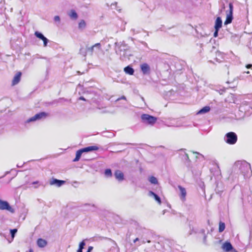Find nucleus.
I'll return each instance as SVG.
<instances>
[{
	"mask_svg": "<svg viewBox=\"0 0 252 252\" xmlns=\"http://www.w3.org/2000/svg\"><path fill=\"white\" fill-rule=\"evenodd\" d=\"M233 5L232 3H229V9L227 11L226 19L224 22L225 25H227L232 22L233 19Z\"/></svg>",
	"mask_w": 252,
	"mask_h": 252,
	"instance_id": "2",
	"label": "nucleus"
},
{
	"mask_svg": "<svg viewBox=\"0 0 252 252\" xmlns=\"http://www.w3.org/2000/svg\"><path fill=\"white\" fill-rule=\"evenodd\" d=\"M147 242H148V243H150V242H151V241H150V240H149V241H147Z\"/></svg>",
	"mask_w": 252,
	"mask_h": 252,
	"instance_id": "39",
	"label": "nucleus"
},
{
	"mask_svg": "<svg viewBox=\"0 0 252 252\" xmlns=\"http://www.w3.org/2000/svg\"><path fill=\"white\" fill-rule=\"evenodd\" d=\"M139 241V239L138 238H135L134 240H133V242L134 243H135L137 241Z\"/></svg>",
	"mask_w": 252,
	"mask_h": 252,
	"instance_id": "35",
	"label": "nucleus"
},
{
	"mask_svg": "<svg viewBox=\"0 0 252 252\" xmlns=\"http://www.w3.org/2000/svg\"><path fill=\"white\" fill-rule=\"evenodd\" d=\"M225 225L223 222L220 221L219 223V231L220 232H222L225 229Z\"/></svg>",
	"mask_w": 252,
	"mask_h": 252,
	"instance_id": "20",
	"label": "nucleus"
},
{
	"mask_svg": "<svg viewBox=\"0 0 252 252\" xmlns=\"http://www.w3.org/2000/svg\"><path fill=\"white\" fill-rule=\"evenodd\" d=\"M34 35L43 41L44 46L46 47L47 46L48 40L41 33L36 31L34 32Z\"/></svg>",
	"mask_w": 252,
	"mask_h": 252,
	"instance_id": "7",
	"label": "nucleus"
},
{
	"mask_svg": "<svg viewBox=\"0 0 252 252\" xmlns=\"http://www.w3.org/2000/svg\"><path fill=\"white\" fill-rule=\"evenodd\" d=\"M141 119L143 121L146 122L150 125L154 124L157 120L156 117L146 114L142 115Z\"/></svg>",
	"mask_w": 252,
	"mask_h": 252,
	"instance_id": "3",
	"label": "nucleus"
},
{
	"mask_svg": "<svg viewBox=\"0 0 252 252\" xmlns=\"http://www.w3.org/2000/svg\"><path fill=\"white\" fill-rule=\"evenodd\" d=\"M222 26V21L220 17L217 18L215 21V29L220 28Z\"/></svg>",
	"mask_w": 252,
	"mask_h": 252,
	"instance_id": "15",
	"label": "nucleus"
},
{
	"mask_svg": "<svg viewBox=\"0 0 252 252\" xmlns=\"http://www.w3.org/2000/svg\"><path fill=\"white\" fill-rule=\"evenodd\" d=\"M17 232V229H13L10 230L11 235L12 238L15 236V233Z\"/></svg>",
	"mask_w": 252,
	"mask_h": 252,
	"instance_id": "26",
	"label": "nucleus"
},
{
	"mask_svg": "<svg viewBox=\"0 0 252 252\" xmlns=\"http://www.w3.org/2000/svg\"><path fill=\"white\" fill-rule=\"evenodd\" d=\"M85 245V243L84 242V241H82L79 244V249L83 250Z\"/></svg>",
	"mask_w": 252,
	"mask_h": 252,
	"instance_id": "27",
	"label": "nucleus"
},
{
	"mask_svg": "<svg viewBox=\"0 0 252 252\" xmlns=\"http://www.w3.org/2000/svg\"><path fill=\"white\" fill-rule=\"evenodd\" d=\"M29 252H33V251L32 249H31L30 250Z\"/></svg>",
	"mask_w": 252,
	"mask_h": 252,
	"instance_id": "38",
	"label": "nucleus"
},
{
	"mask_svg": "<svg viewBox=\"0 0 252 252\" xmlns=\"http://www.w3.org/2000/svg\"><path fill=\"white\" fill-rule=\"evenodd\" d=\"M219 30V29H215V32L214 33V36L215 37H216L218 36Z\"/></svg>",
	"mask_w": 252,
	"mask_h": 252,
	"instance_id": "28",
	"label": "nucleus"
},
{
	"mask_svg": "<svg viewBox=\"0 0 252 252\" xmlns=\"http://www.w3.org/2000/svg\"><path fill=\"white\" fill-rule=\"evenodd\" d=\"M92 249H93V247H89L88 251H89V252H90L92 250Z\"/></svg>",
	"mask_w": 252,
	"mask_h": 252,
	"instance_id": "34",
	"label": "nucleus"
},
{
	"mask_svg": "<svg viewBox=\"0 0 252 252\" xmlns=\"http://www.w3.org/2000/svg\"><path fill=\"white\" fill-rule=\"evenodd\" d=\"M149 193L150 195H152L154 197L155 199L158 202V203L159 204H160L161 203L160 198L157 194H156L155 193L152 191H150L149 192Z\"/></svg>",
	"mask_w": 252,
	"mask_h": 252,
	"instance_id": "18",
	"label": "nucleus"
},
{
	"mask_svg": "<svg viewBox=\"0 0 252 252\" xmlns=\"http://www.w3.org/2000/svg\"><path fill=\"white\" fill-rule=\"evenodd\" d=\"M140 68L143 74H146L150 73V67L147 63H144L140 65Z\"/></svg>",
	"mask_w": 252,
	"mask_h": 252,
	"instance_id": "8",
	"label": "nucleus"
},
{
	"mask_svg": "<svg viewBox=\"0 0 252 252\" xmlns=\"http://www.w3.org/2000/svg\"><path fill=\"white\" fill-rule=\"evenodd\" d=\"M47 244V241L43 239L39 238L37 241V245L40 248H44Z\"/></svg>",
	"mask_w": 252,
	"mask_h": 252,
	"instance_id": "14",
	"label": "nucleus"
},
{
	"mask_svg": "<svg viewBox=\"0 0 252 252\" xmlns=\"http://www.w3.org/2000/svg\"><path fill=\"white\" fill-rule=\"evenodd\" d=\"M247 68H251L252 67V64H248L246 66Z\"/></svg>",
	"mask_w": 252,
	"mask_h": 252,
	"instance_id": "31",
	"label": "nucleus"
},
{
	"mask_svg": "<svg viewBox=\"0 0 252 252\" xmlns=\"http://www.w3.org/2000/svg\"><path fill=\"white\" fill-rule=\"evenodd\" d=\"M124 71L126 73L132 75L134 73V69L129 66H127L124 68Z\"/></svg>",
	"mask_w": 252,
	"mask_h": 252,
	"instance_id": "16",
	"label": "nucleus"
},
{
	"mask_svg": "<svg viewBox=\"0 0 252 252\" xmlns=\"http://www.w3.org/2000/svg\"><path fill=\"white\" fill-rule=\"evenodd\" d=\"M79 99L82 100H84V101L86 100L85 98L83 96L80 97Z\"/></svg>",
	"mask_w": 252,
	"mask_h": 252,
	"instance_id": "33",
	"label": "nucleus"
},
{
	"mask_svg": "<svg viewBox=\"0 0 252 252\" xmlns=\"http://www.w3.org/2000/svg\"><path fill=\"white\" fill-rule=\"evenodd\" d=\"M94 47H96L98 49H100V47H101V45L99 43H95V44L94 45Z\"/></svg>",
	"mask_w": 252,
	"mask_h": 252,
	"instance_id": "30",
	"label": "nucleus"
},
{
	"mask_svg": "<svg viewBox=\"0 0 252 252\" xmlns=\"http://www.w3.org/2000/svg\"><path fill=\"white\" fill-rule=\"evenodd\" d=\"M48 113L44 112H41L39 113H37L35 114L34 116L31 117L28 120V122H33L37 120H40L43 118H45L48 116Z\"/></svg>",
	"mask_w": 252,
	"mask_h": 252,
	"instance_id": "5",
	"label": "nucleus"
},
{
	"mask_svg": "<svg viewBox=\"0 0 252 252\" xmlns=\"http://www.w3.org/2000/svg\"><path fill=\"white\" fill-rule=\"evenodd\" d=\"M105 174L107 176L111 177L112 176V172L111 169H107L105 171Z\"/></svg>",
	"mask_w": 252,
	"mask_h": 252,
	"instance_id": "24",
	"label": "nucleus"
},
{
	"mask_svg": "<svg viewBox=\"0 0 252 252\" xmlns=\"http://www.w3.org/2000/svg\"><path fill=\"white\" fill-rule=\"evenodd\" d=\"M210 110L209 106H205L202 108L199 112L198 113H205L209 112Z\"/></svg>",
	"mask_w": 252,
	"mask_h": 252,
	"instance_id": "22",
	"label": "nucleus"
},
{
	"mask_svg": "<svg viewBox=\"0 0 252 252\" xmlns=\"http://www.w3.org/2000/svg\"><path fill=\"white\" fill-rule=\"evenodd\" d=\"M54 20H55V21H56V22H60V17H59V16H55V17H54Z\"/></svg>",
	"mask_w": 252,
	"mask_h": 252,
	"instance_id": "29",
	"label": "nucleus"
},
{
	"mask_svg": "<svg viewBox=\"0 0 252 252\" xmlns=\"http://www.w3.org/2000/svg\"><path fill=\"white\" fill-rule=\"evenodd\" d=\"M81 149L82 150V151L83 152V153L89 152L93 151H97L98 150V147L96 146H92L85 147V148H82Z\"/></svg>",
	"mask_w": 252,
	"mask_h": 252,
	"instance_id": "12",
	"label": "nucleus"
},
{
	"mask_svg": "<svg viewBox=\"0 0 252 252\" xmlns=\"http://www.w3.org/2000/svg\"><path fill=\"white\" fill-rule=\"evenodd\" d=\"M178 188L180 191V197L182 200H185L187 194L186 190L185 188L181 186H178Z\"/></svg>",
	"mask_w": 252,
	"mask_h": 252,
	"instance_id": "10",
	"label": "nucleus"
},
{
	"mask_svg": "<svg viewBox=\"0 0 252 252\" xmlns=\"http://www.w3.org/2000/svg\"><path fill=\"white\" fill-rule=\"evenodd\" d=\"M86 26V23L85 20H81L78 24V28L79 29H83L85 28Z\"/></svg>",
	"mask_w": 252,
	"mask_h": 252,
	"instance_id": "19",
	"label": "nucleus"
},
{
	"mask_svg": "<svg viewBox=\"0 0 252 252\" xmlns=\"http://www.w3.org/2000/svg\"><path fill=\"white\" fill-rule=\"evenodd\" d=\"M222 248L226 252H229L233 249V247L230 242H226L222 245Z\"/></svg>",
	"mask_w": 252,
	"mask_h": 252,
	"instance_id": "11",
	"label": "nucleus"
},
{
	"mask_svg": "<svg viewBox=\"0 0 252 252\" xmlns=\"http://www.w3.org/2000/svg\"><path fill=\"white\" fill-rule=\"evenodd\" d=\"M149 181L153 184H157L158 183V180L154 176H151L149 179Z\"/></svg>",
	"mask_w": 252,
	"mask_h": 252,
	"instance_id": "23",
	"label": "nucleus"
},
{
	"mask_svg": "<svg viewBox=\"0 0 252 252\" xmlns=\"http://www.w3.org/2000/svg\"><path fill=\"white\" fill-rule=\"evenodd\" d=\"M116 178L119 181H122L124 180V174L120 170H116L114 173Z\"/></svg>",
	"mask_w": 252,
	"mask_h": 252,
	"instance_id": "13",
	"label": "nucleus"
},
{
	"mask_svg": "<svg viewBox=\"0 0 252 252\" xmlns=\"http://www.w3.org/2000/svg\"><path fill=\"white\" fill-rule=\"evenodd\" d=\"M65 181L63 180H59L56 179H53L50 181V185H53L56 184L58 187H61L65 183Z\"/></svg>",
	"mask_w": 252,
	"mask_h": 252,
	"instance_id": "9",
	"label": "nucleus"
},
{
	"mask_svg": "<svg viewBox=\"0 0 252 252\" xmlns=\"http://www.w3.org/2000/svg\"><path fill=\"white\" fill-rule=\"evenodd\" d=\"M83 153V152L82 151V149H80V150H78L76 153V157H75V158L73 160V161H78L80 159Z\"/></svg>",
	"mask_w": 252,
	"mask_h": 252,
	"instance_id": "17",
	"label": "nucleus"
},
{
	"mask_svg": "<svg viewBox=\"0 0 252 252\" xmlns=\"http://www.w3.org/2000/svg\"><path fill=\"white\" fill-rule=\"evenodd\" d=\"M69 16L71 18L76 19L78 17V15L75 10H72L69 14Z\"/></svg>",
	"mask_w": 252,
	"mask_h": 252,
	"instance_id": "21",
	"label": "nucleus"
},
{
	"mask_svg": "<svg viewBox=\"0 0 252 252\" xmlns=\"http://www.w3.org/2000/svg\"><path fill=\"white\" fill-rule=\"evenodd\" d=\"M186 156L187 157V159L189 160V157L188 154H186Z\"/></svg>",
	"mask_w": 252,
	"mask_h": 252,
	"instance_id": "36",
	"label": "nucleus"
},
{
	"mask_svg": "<svg viewBox=\"0 0 252 252\" xmlns=\"http://www.w3.org/2000/svg\"><path fill=\"white\" fill-rule=\"evenodd\" d=\"M0 210H6L11 213L14 212V210L10 206L7 201H3L1 199H0Z\"/></svg>",
	"mask_w": 252,
	"mask_h": 252,
	"instance_id": "4",
	"label": "nucleus"
},
{
	"mask_svg": "<svg viewBox=\"0 0 252 252\" xmlns=\"http://www.w3.org/2000/svg\"><path fill=\"white\" fill-rule=\"evenodd\" d=\"M38 184H39V182L37 181L32 183V184H33V185H38Z\"/></svg>",
	"mask_w": 252,
	"mask_h": 252,
	"instance_id": "32",
	"label": "nucleus"
},
{
	"mask_svg": "<svg viewBox=\"0 0 252 252\" xmlns=\"http://www.w3.org/2000/svg\"><path fill=\"white\" fill-rule=\"evenodd\" d=\"M77 252H82V250L79 249L77 251Z\"/></svg>",
	"mask_w": 252,
	"mask_h": 252,
	"instance_id": "37",
	"label": "nucleus"
},
{
	"mask_svg": "<svg viewBox=\"0 0 252 252\" xmlns=\"http://www.w3.org/2000/svg\"><path fill=\"white\" fill-rule=\"evenodd\" d=\"M21 72L19 71L16 73L12 81V86H15L19 83L21 80Z\"/></svg>",
	"mask_w": 252,
	"mask_h": 252,
	"instance_id": "6",
	"label": "nucleus"
},
{
	"mask_svg": "<svg viewBox=\"0 0 252 252\" xmlns=\"http://www.w3.org/2000/svg\"><path fill=\"white\" fill-rule=\"evenodd\" d=\"M226 142L230 145L235 144L237 141V136L235 133L233 132H229L226 134Z\"/></svg>",
	"mask_w": 252,
	"mask_h": 252,
	"instance_id": "1",
	"label": "nucleus"
},
{
	"mask_svg": "<svg viewBox=\"0 0 252 252\" xmlns=\"http://www.w3.org/2000/svg\"><path fill=\"white\" fill-rule=\"evenodd\" d=\"M94 46L93 45L90 47H89L87 49V51L90 53L91 55H93L94 51Z\"/></svg>",
	"mask_w": 252,
	"mask_h": 252,
	"instance_id": "25",
	"label": "nucleus"
}]
</instances>
